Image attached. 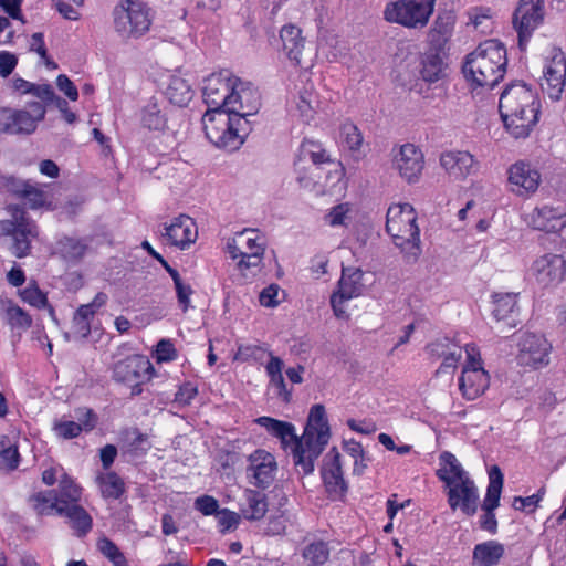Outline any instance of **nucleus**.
Segmentation results:
<instances>
[{
    "mask_svg": "<svg viewBox=\"0 0 566 566\" xmlns=\"http://www.w3.org/2000/svg\"><path fill=\"white\" fill-rule=\"evenodd\" d=\"M254 422L264 428L269 434L277 438L285 450H291L294 465L304 475L314 472L315 461L331 439L326 410L321 403L311 407L301 437L296 434L295 426L287 421L263 416L256 418Z\"/></svg>",
    "mask_w": 566,
    "mask_h": 566,
    "instance_id": "f257e3e1",
    "label": "nucleus"
},
{
    "mask_svg": "<svg viewBox=\"0 0 566 566\" xmlns=\"http://www.w3.org/2000/svg\"><path fill=\"white\" fill-rule=\"evenodd\" d=\"M500 114L505 130L515 139L527 138L538 123L541 101L524 83H512L500 97Z\"/></svg>",
    "mask_w": 566,
    "mask_h": 566,
    "instance_id": "f03ea898",
    "label": "nucleus"
},
{
    "mask_svg": "<svg viewBox=\"0 0 566 566\" xmlns=\"http://www.w3.org/2000/svg\"><path fill=\"white\" fill-rule=\"evenodd\" d=\"M506 50L497 40H488L469 53L462 66L471 88H492L506 72Z\"/></svg>",
    "mask_w": 566,
    "mask_h": 566,
    "instance_id": "7ed1b4c3",
    "label": "nucleus"
},
{
    "mask_svg": "<svg viewBox=\"0 0 566 566\" xmlns=\"http://www.w3.org/2000/svg\"><path fill=\"white\" fill-rule=\"evenodd\" d=\"M437 475L448 489L450 507L452 510L460 509L469 516L474 515L479 502L478 488L452 453L443 452L440 455V468Z\"/></svg>",
    "mask_w": 566,
    "mask_h": 566,
    "instance_id": "20e7f679",
    "label": "nucleus"
},
{
    "mask_svg": "<svg viewBox=\"0 0 566 566\" xmlns=\"http://www.w3.org/2000/svg\"><path fill=\"white\" fill-rule=\"evenodd\" d=\"M386 230L406 258L418 259L421 254L420 229L417 212L410 203H392L388 208Z\"/></svg>",
    "mask_w": 566,
    "mask_h": 566,
    "instance_id": "39448f33",
    "label": "nucleus"
},
{
    "mask_svg": "<svg viewBox=\"0 0 566 566\" xmlns=\"http://www.w3.org/2000/svg\"><path fill=\"white\" fill-rule=\"evenodd\" d=\"M206 137L218 148L235 150L250 130L249 122L223 109H208L202 116Z\"/></svg>",
    "mask_w": 566,
    "mask_h": 566,
    "instance_id": "423d86ee",
    "label": "nucleus"
},
{
    "mask_svg": "<svg viewBox=\"0 0 566 566\" xmlns=\"http://www.w3.org/2000/svg\"><path fill=\"white\" fill-rule=\"evenodd\" d=\"M266 248L265 237L255 229H244L237 232L227 242V252L237 269L243 274H254L260 269Z\"/></svg>",
    "mask_w": 566,
    "mask_h": 566,
    "instance_id": "0eeeda50",
    "label": "nucleus"
},
{
    "mask_svg": "<svg viewBox=\"0 0 566 566\" xmlns=\"http://www.w3.org/2000/svg\"><path fill=\"white\" fill-rule=\"evenodd\" d=\"M114 30L124 40L139 39L151 25L149 9L138 0H124L113 10Z\"/></svg>",
    "mask_w": 566,
    "mask_h": 566,
    "instance_id": "6e6552de",
    "label": "nucleus"
},
{
    "mask_svg": "<svg viewBox=\"0 0 566 566\" xmlns=\"http://www.w3.org/2000/svg\"><path fill=\"white\" fill-rule=\"evenodd\" d=\"M436 0H392L386 3L382 15L389 23L422 29L428 24Z\"/></svg>",
    "mask_w": 566,
    "mask_h": 566,
    "instance_id": "1a4fd4ad",
    "label": "nucleus"
},
{
    "mask_svg": "<svg viewBox=\"0 0 566 566\" xmlns=\"http://www.w3.org/2000/svg\"><path fill=\"white\" fill-rule=\"evenodd\" d=\"M7 210L12 219L0 221V238L12 237V253L17 258H23L30 251V240L38 235L36 226L25 217L20 207L10 205Z\"/></svg>",
    "mask_w": 566,
    "mask_h": 566,
    "instance_id": "9d476101",
    "label": "nucleus"
},
{
    "mask_svg": "<svg viewBox=\"0 0 566 566\" xmlns=\"http://www.w3.org/2000/svg\"><path fill=\"white\" fill-rule=\"evenodd\" d=\"M464 350L467 361L459 378V389L465 399L473 400L489 388L490 376L482 366L478 347L468 344Z\"/></svg>",
    "mask_w": 566,
    "mask_h": 566,
    "instance_id": "9b49d317",
    "label": "nucleus"
},
{
    "mask_svg": "<svg viewBox=\"0 0 566 566\" xmlns=\"http://www.w3.org/2000/svg\"><path fill=\"white\" fill-rule=\"evenodd\" d=\"M365 272L359 268H343L337 289L331 295V306L336 317H348L347 303L353 298L359 297L365 292Z\"/></svg>",
    "mask_w": 566,
    "mask_h": 566,
    "instance_id": "f8f14e48",
    "label": "nucleus"
},
{
    "mask_svg": "<svg viewBox=\"0 0 566 566\" xmlns=\"http://www.w3.org/2000/svg\"><path fill=\"white\" fill-rule=\"evenodd\" d=\"M44 116L45 107L38 102L30 103L27 109L0 107V134H31Z\"/></svg>",
    "mask_w": 566,
    "mask_h": 566,
    "instance_id": "ddd939ff",
    "label": "nucleus"
},
{
    "mask_svg": "<svg viewBox=\"0 0 566 566\" xmlns=\"http://www.w3.org/2000/svg\"><path fill=\"white\" fill-rule=\"evenodd\" d=\"M333 168L329 169L324 178V181H316L315 179L321 176V169L314 168L308 170L307 175H300L296 177L297 182L305 190L313 192L315 196H342L347 189V181L345 180V168L340 163H332Z\"/></svg>",
    "mask_w": 566,
    "mask_h": 566,
    "instance_id": "4468645a",
    "label": "nucleus"
},
{
    "mask_svg": "<svg viewBox=\"0 0 566 566\" xmlns=\"http://www.w3.org/2000/svg\"><path fill=\"white\" fill-rule=\"evenodd\" d=\"M424 164V154L415 144L406 143L391 149V167L409 185L420 180Z\"/></svg>",
    "mask_w": 566,
    "mask_h": 566,
    "instance_id": "2eb2a0df",
    "label": "nucleus"
},
{
    "mask_svg": "<svg viewBox=\"0 0 566 566\" xmlns=\"http://www.w3.org/2000/svg\"><path fill=\"white\" fill-rule=\"evenodd\" d=\"M532 277L542 289H554L566 279V251L544 253L530 269Z\"/></svg>",
    "mask_w": 566,
    "mask_h": 566,
    "instance_id": "dca6fc26",
    "label": "nucleus"
},
{
    "mask_svg": "<svg viewBox=\"0 0 566 566\" xmlns=\"http://www.w3.org/2000/svg\"><path fill=\"white\" fill-rule=\"evenodd\" d=\"M545 19V0H520L513 13V28L523 46Z\"/></svg>",
    "mask_w": 566,
    "mask_h": 566,
    "instance_id": "f3484780",
    "label": "nucleus"
},
{
    "mask_svg": "<svg viewBox=\"0 0 566 566\" xmlns=\"http://www.w3.org/2000/svg\"><path fill=\"white\" fill-rule=\"evenodd\" d=\"M542 184L538 168L526 160H517L507 169V185L512 193L530 198L536 193Z\"/></svg>",
    "mask_w": 566,
    "mask_h": 566,
    "instance_id": "a211bd4d",
    "label": "nucleus"
},
{
    "mask_svg": "<svg viewBox=\"0 0 566 566\" xmlns=\"http://www.w3.org/2000/svg\"><path fill=\"white\" fill-rule=\"evenodd\" d=\"M566 84V57L565 54L557 49H553L546 57L543 78L541 82L542 90L551 99L558 101L562 97Z\"/></svg>",
    "mask_w": 566,
    "mask_h": 566,
    "instance_id": "6ab92c4d",
    "label": "nucleus"
},
{
    "mask_svg": "<svg viewBox=\"0 0 566 566\" xmlns=\"http://www.w3.org/2000/svg\"><path fill=\"white\" fill-rule=\"evenodd\" d=\"M161 238L170 247L188 250L198 239V226L191 217L179 214L164 224Z\"/></svg>",
    "mask_w": 566,
    "mask_h": 566,
    "instance_id": "aec40b11",
    "label": "nucleus"
},
{
    "mask_svg": "<svg viewBox=\"0 0 566 566\" xmlns=\"http://www.w3.org/2000/svg\"><path fill=\"white\" fill-rule=\"evenodd\" d=\"M552 344L544 335L525 333L518 340V360L522 365L541 368L549 364Z\"/></svg>",
    "mask_w": 566,
    "mask_h": 566,
    "instance_id": "412c9836",
    "label": "nucleus"
},
{
    "mask_svg": "<svg viewBox=\"0 0 566 566\" xmlns=\"http://www.w3.org/2000/svg\"><path fill=\"white\" fill-rule=\"evenodd\" d=\"M277 471L275 457L264 449H256L248 457L247 478L256 488H269Z\"/></svg>",
    "mask_w": 566,
    "mask_h": 566,
    "instance_id": "4be33fe9",
    "label": "nucleus"
},
{
    "mask_svg": "<svg viewBox=\"0 0 566 566\" xmlns=\"http://www.w3.org/2000/svg\"><path fill=\"white\" fill-rule=\"evenodd\" d=\"M154 371V367L149 359L143 355H132L114 365L113 375L116 381L132 384V394L142 392L139 381L149 378Z\"/></svg>",
    "mask_w": 566,
    "mask_h": 566,
    "instance_id": "5701e85b",
    "label": "nucleus"
},
{
    "mask_svg": "<svg viewBox=\"0 0 566 566\" xmlns=\"http://www.w3.org/2000/svg\"><path fill=\"white\" fill-rule=\"evenodd\" d=\"M74 418L77 421L65 416L53 421L52 431L57 439L71 440L77 438L82 432L92 431L97 423L96 413L87 407L75 409Z\"/></svg>",
    "mask_w": 566,
    "mask_h": 566,
    "instance_id": "b1692460",
    "label": "nucleus"
},
{
    "mask_svg": "<svg viewBox=\"0 0 566 566\" xmlns=\"http://www.w3.org/2000/svg\"><path fill=\"white\" fill-rule=\"evenodd\" d=\"M260 105L259 92L250 83L243 82L237 76V83L230 92L223 111L247 119L258 113Z\"/></svg>",
    "mask_w": 566,
    "mask_h": 566,
    "instance_id": "393cba45",
    "label": "nucleus"
},
{
    "mask_svg": "<svg viewBox=\"0 0 566 566\" xmlns=\"http://www.w3.org/2000/svg\"><path fill=\"white\" fill-rule=\"evenodd\" d=\"M439 164L444 172L454 180H464L481 168L476 157L468 150L451 149L442 151Z\"/></svg>",
    "mask_w": 566,
    "mask_h": 566,
    "instance_id": "a878e982",
    "label": "nucleus"
},
{
    "mask_svg": "<svg viewBox=\"0 0 566 566\" xmlns=\"http://www.w3.org/2000/svg\"><path fill=\"white\" fill-rule=\"evenodd\" d=\"M503 474L497 465H493L489 471V485L483 500L482 510L484 513L480 517V526L490 534L497 532V521L494 510L500 505V497L503 488Z\"/></svg>",
    "mask_w": 566,
    "mask_h": 566,
    "instance_id": "bb28decb",
    "label": "nucleus"
},
{
    "mask_svg": "<svg viewBox=\"0 0 566 566\" xmlns=\"http://www.w3.org/2000/svg\"><path fill=\"white\" fill-rule=\"evenodd\" d=\"M237 83V76L229 71L213 73L205 80L202 88L205 103L208 109H224L230 92Z\"/></svg>",
    "mask_w": 566,
    "mask_h": 566,
    "instance_id": "cd10ccee",
    "label": "nucleus"
},
{
    "mask_svg": "<svg viewBox=\"0 0 566 566\" xmlns=\"http://www.w3.org/2000/svg\"><path fill=\"white\" fill-rule=\"evenodd\" d=\"M321 475L326 492L333 500L342 499L345 495L347 483L342 470L340 453L336 447L331 448L324 455Z\"/></svg>",
    "mask_w": 566,
    "mask_h": 566,
    "instance_id": "c85d7f7f",
    "label": "nucleus"
},
{
    "mask_svg": "<svg viewBox=\"0 0 566 566\" xmlns=\"http://www.w3.org/2000/svg\"><path fill=\"white\" fill-rule=\"evenodd\" d=\"M524 221L535 230L555 232L566 226V212L562 207L542 205L525 213Z\"/></svg>",
    "mask_w": 566,
    "mask_h": 566,
    "instance_id": "c756f323",
    "label": "nucleus"
},
{
    "mask_svg": "<svg viewBox=\"0 0 566 566\" xmlns=\"http://www.w3.org/2000/svg\"><path fill=\"white\" fill-rule=\"evenodd\" d=\"M331 163V156L317 142L304 140L300 147V155L296 161V172L308 176V170L318 168V165Z\"/></svg>",
    "mask_w": 566,
    "mask_h": 566,
    "instance_id": "7c9ffc66",
    "label": "nucleus"
},
{
    "mask_svg": "<svg viewBox=\"0 0 566 566\" xmlns=\"http://www.w3.org/2000/svg\"><path fill=\"white\" fill-rule=\"evenodd\" d=\"M457 14L452 10L440 12L429 32V41L434 51H443L453 34Z\"/></svg>",
    "mask_w": 566,
    "mask_h": 566,
    "instance_id": "2f4dec72",
    "label": "nucleus"
},
{
    "mask_svg": "<svg viewBox=\"0 0 566 566\" xmlns=\"http://www.w3.org/2000/svg\"><path fill=\"white\" fill-rule=\"evenodd\" d=\"M282 50L286 57L295 65L302 64L305 38L302 30L295 24H286L280 31Z\"/></svg>",
    "mask_w": 566,
    "mask_h": 566,
    "instance_id": "473e14b6",
    "label": "nucleus"
},
{
    "mask_svg": "<svg viewBox=\"0 0 566 566\" xmlns=\"http://www.w3.org/2000/svg\"><path fill=\"white\" fill-rule=\"evenodd\" d=\"M239 511L241 516L248 521L262 520L268 512L266 495L253 489H245L239 504Z\"/></svg>",
    "mask_w": 566,
    "mask_h": 566,
    "instance_id": "72a5a7b5",
    "label": "nucleus"
},
{
    "mask_svg": "<svg viewBox=\"0 0 566 566\" xmlns=\"http://www.w3.org/2000/svg\"><path fill=\"white\" fill-rule=\"evenodd\" d=\"M283 360L272 353H269V361L265 365V373L269 377V388L274 391L279 399L287 403L292 398V391L286 387L283 377Z\"/></svg>",
    "mask_w": 566,
    "mask_h": 566,
    "instance_id": "f704fd0d",
    "label": "nucleus"
},
{
    "mask_svg": "<svg viewBox=\"0 0 566 566\" xmlns=\"http://www.w3.org/2000/svg\"><path fill=\"white\" fill-rule=\"evenodd\" d=\"M321 107V102L317 93L313 87H304L298 92L295 99V107L293 109V116H296L302 123L311 124Z\"/></svg>",
    "mask_w": 566,
    "mask_h": 566,
    "instance_id": "c9c22d12",
    "label": "nucleus"
},
{
    "mask_svg": "<svg viewBox=\"0 0 566 566\" xmlns=\"http://www.w3.org/2000/svg\"><path fill=\"white\" fill-rule=\"evenodd\" d=\"M59 515L66 518V523L78 536L85 535L92 530L93 520L87 511L78 505V503L63 505L60 509Z\"/></svg>",
    "mask_w": 566,
    "mask_h": 566,
    "instance_id": "e433bc0d",
    "label": "nucleus"
},
{
    "mask_svg": "<svg viewBox=\"0 0 566 566\" xmlns=\"http://www.w3.org/2000/svg\"><path fill=\"white\" fill-rule=\"evenodd\" d=\"M165 95L171 104L186 106L193 97L192 85L184 76L171 75Z\"/></svg>",
    "mask_w": 566,
    "mask_h": 566,
    "instance_id": "4c0bfd02",
    "label": "nucleus"
},
{
    "mask_svg": "<svg viewBox=\"0 0 566 566\" xmlns=\"http://www.w3.org/2000/svg\"><path fill=\"white\" fill-rule=\"evenodd\" d=\"M139 122L140 125L148 130H164L167 126V113L165 107L157 102H148L140 109Z\"/></svg>",
    "mask_w": 566,
    "mask_h": 566,
    "instance_id": "58836bf2",
    "label": "nucleus"
},
{
    "mask_svg": "<svg viewBox=\"0 0 566 566\" xmlns=\"http://www.w3.org/2000/svg\"><path fill=\"white\" fill-rule=\"evenodd\" d=\"M504 552L503 544L486 541L474 546L472 558L478 566H493L500 562Z\"/></svg>",
    "mask_w": 566,
    "mask_h": 566,
    "instance_id": "ea45409f",
    "label": "nucleus"
},
{
    "mask_svg": "<svg viewBox=\"0 0 566 566\" xmlns=\"http://www.w3.org/2000/svg\"><path fill=\"white\" fill-rule=\"evenodd\" d=\"M432 355L442 358L441 369L455 368L462 358V348L444 338L429 345Z\"/></svg>",
    "mask_w": 566,
    "mask_h": 566,
    "instance_id": "a19ab883",
    "label": "nucleus"
},
{
    "mask_svg": "<svg viewBox=\"0 0 566 566\" xmlns=\"http://www.w3.org/2000/svg\"><path fill=\"white\" fill-rule=\"evenodd\" d=\"M355 218V206L350 202H340L327 210L324 222L332 228H348Z\"/></svg>",
    "mask_w": 566,
    "mask_h": 566,
    "instance_id": "79ce46f5",
    "label": "nucleus"
},
{
    "mask_svg": "<svg viewBox=\"0 0 566 566\" xmlns=\"http://www.w3.org/2000/svg\"><path fill=\"white\" fill-rule=\"evenodd\" d=\"M441 51L428 52L421 62V77L428 83H434L444 76L446 64L440 55Z\"/></svg>",
    "mask_w": 566,
    "mask_h": 566,
    "instance_id": "37998d69",
    "label": "nucleus"
},
{
    "mask_svg": "<svg viewBox=\"0 0 566 566\" xmlns=\"http://www.w3.org/2000/svg\"><path fill=\"white\" fill-rule=\"evenodd\" d=\"M15 192L25 200L31 209L51 208V199L48 192L28 181L22 182Z\"/></svg>",
    "mask_w": 566,
    "mask_h": 566,
    "instance_id": "c03bdc74",
    "label": "nucleus"
},
{
    "mask_svg": "<svg viewBox=\"0 0 566 566\" xmlns=\"http://www.w3.org/2000/svg\"><path fill=\"white\" fill-rule=\"evenodd\" d=\"M96 483L102 496L105 499H118L125 492V483L115 472L99 473L96 476Z\"/></svg>",
    "mask_w": 566,
    "mask_h": 566,
    "instance_id": "a18cd8bd",
    "label": "nucleus"
},
{
    "mask_svg": "<svg viewBox=\"0 0 566 566\" xmlns=\"http://www.w3.org/2000/svg\"><path fill=\"white\" fill-rule=\"evenodd\" d=\"M517 311V294L496 293L493 295V316L496 321L511 318Z\"/></svg>",
    "mask_w": 566,
    "mask_h": 566,
    "instance_id": "49530a36",
    "label": "nucleus"
},
{
    "mask_svg": "<svg viewBox=\"0 0 566 566\" xmlns=\"http://www.w3.org/2000/svg\"><path fill=\"white\" fill-rule=\"evenodd\" d=\"M55 494L60 504L72 505L81 500L82 488L67 474L60 480Z\"/></svg>",
    "mask_w": 566,
    "mask_h": 566,
    "instance_id": "de8ad7c7",
    "label": "nucleus"
},
{
    "mask_svg": "<svg viewBox=\"0 0 566 566\" xmlns=\"http://www.w3.org/2000/svg\"><path fill=\"white\" fill-rule=\"evenodd\" d=\"M31 503L35 512L40 515H59L60 509L63 506L56 499L55 491L39 492L31 497Z\"/></svg>",
    "mask_w": 566,
    "mask_h": 566,
    "instance_id": "09e8293b",
    "label": "nucleus"
},
{
    "mask_svg": "<svg viewBox=\"0 0 566 566\" xmlns=\"http://www.w3.org/2000/svg\"><path fill=\"white\" fill-rule=\"evenodd\" d=\"M340 140L349 151L356 153L360 150L364 138L355 124L346 122L340 127Z\"/></svg>",
    "mask_w": 566,
    "mask_h": 566,
    "instance_id": "8fccbe9b",
    "label": "nucleus"
},
{
    "mask_svg": "<svg viewBox=\"0 0 566 566\" xmlns=\"http://www.w3.org/2000/svg\"><path fill=\"white\" fill-rule=\"evenodd\" d=\"M6 318L13 329L27 331L31 324V316L20 306L10 304L6 308Z\"/></svg>",
    "mask_w": 566,
    "mask_h": 566,
    "instance_id": "3c124183",
    "label": "nucleus"
},
{
    "mask_svg": "<svg viewBox=\"0 0 566 566\" xmlns=\"http://www.w3.org/2000/svg\"><path fill=\"white\" fill-rule=\"evenodd\" d=\"M23 302L36 308L49 307L51 314L53 310L48 305L46 295L39 289L36 284H29L20 292Z\"/></svg>",
    "mask_w": 566,
    "mask_h": 566,
    "instance_id": "603ef678",
    "label": "nucleus"
},
{
    "mask_svg": "<svg viewBox=\"0 0 566 566\" xmlns=\"http://www.w3.org/2000/svg\"><path fill=\"white\" fill-rule=\"evenodd\" d=\"M0 461L8 470L17 469L20 463L17 446L12 444L6 437L0 441Z\"/></svg>",
    "mask_w": 566,
    "mask_h": 566,
    "instance_id": "864d4df0",
    "label": "nucleus"
},
{
    "mask_svg": "<svg viewBox=\"0 0 566 566\" xmlns=\"http://www.w3.org/2000/svg\"><path fill=\"white\" fill-rule=\"evenodd\" d=\"M303 556L312 566H321L328 559L329 551L325 543L315 542L305 547Z\"/></svg>",
    "mask_w": 566,
    "mask_h": 566,
    "instance_id": "5fc2aeb1",
    "label": "nucleus"
},
{
    "mask_svg": "<svg viewBox=\"0 0 566 566\" xmlns=\"http://www.w3.org/2000/svg\"><path fill=\"white\" fill-rule=\"evenodd\" d=\"M285 297L284 291L275 283L264 287L259 294V302L264 307H276Z\"/></svg>",
    "mask_w": 566,
    "mask_h": 566,
    "instance_id": "6e6d98bb",
    "label": "nucleus"
},
{
    "mask_svg": "<svg viewBox=\"0 0 566 566\" xmlns=\"http://www.w3.org/2000/svg\"><path fill=\"white\" fill-rule=\"evenodd\" d=\"M98 548L102 554L113 563L114 566H129L125 555L111 539L102 538L98 542Z\"/></svg>",
    "mask_w": 566,
    "mask_h": 566,
    "instance_id": "4d7b16f0",
    "label": "nucleus"
},
{
    "mask_svg": "<svg viewBox=\"0 0 566 566\" xmlns=\"http://www.w3.org/2000/svg\"><path fill=\"white\" fill-rule=\"evenodd\" d=\"M106 301L107 295L105 293H97L91 303L81 305L75 312V315L91 324L96 311L104 306Z\"/></svg>",
    "mask_w": 566,
    "mask_h": 566,
    "instance_id": "13d9d810",
    "label": "nucleus"
},
{
    "mask_svg": "<svg viewBox=\"0 0 566 566\" xmlns=\"http://www.w3.org/2000/svg\"><path fill=\"white\" fill-rule=\"evenodd\" d=\"M216 516L222 533L237 528L242 517L240 512L237 513L229 509L219 510Z\"/></svg>",
    "mask_w": 566,
    "mask_h": 566,
    "instance_id": "bf43d9fd",
    "label": "nucleus"
},
{
    "mask_svg": "<svg viewBox=\"0 0 566 566\" xmlns=\"http://www.w3.org/2000/svg\"><path fill=\"white\" fill-rule=\"evenodd\" d=\"M195 509L205 516L217 514L219 511L218 501L211 495H201L195 500Z\"/></svg>",
    "mask_w": 566,
    "mask_h": 566,
    "instance_id": "052dcab7",
    "label": "nucleus"
},
{
    "mask_svg": "<svg viewBox=\"0 0 566 566\" xmlns=\"http://www.w3.org/2000/svg\"><path fill=\"white\" fill-rule=\"evenodd\" d=\"M155 357L158 363L171 361L177 358V352L169 339L158 342L155 350Z\"/></svg>",
    "mask_w": 566,
    "mask_h": 566,
    "instance_id": "680f3d73",
    "label": "nucleus"
},
{
    "mask_svg": "<svg viewBox=\"0 0 566 566\" xmlns=\"http://www.w3.org/2000/svg\"><path fill=\"white\" fill-rule=\"evenodd\" d=\"M544 490H539L536 494H533L531 496L521 497L516 496L513 500V507L515 510H531L533 511L538 503L543 500L544 496Z\"/></svg>",
    "mask_w": 566,
    "mask_h": 566,
    "instance_id": "e2e57ef3",
    "label": "nucleus"
},
{
    "mask_svg": "<svg viewBox=\"0 0 566 566\" xmlns=\"http://www.w3.org/2000/svg\"><path fill=\"white\" fill-rule=\"evenodd\" d=\"M175 290L179 306L182 312H187L191 306L190 296L193 294L192 287L184 281L175 285Z\"/></svg>",
    "mask_w": 566,
    "mask_h": 566,
    "instance_id": "0e129e2a",
    "label": "nucleus"
},
{
    "mask_svg": "<svg viewBox=\"0 0 566 566\" xmlns=\"http://www.w3.org/2000/svg\"><path fill=\"white\" fill-rule=\"evenodd\" d=\"M56 86L57 88L70 99L77 101L78 91L77 87L73 84V82L65 74H60L56 77Z\"/></svg>",
    "mask_w": 566,
    "mask_h": 566,
    "instance_id": "69168bd1",
    "label": "nucleus"
},
{
    "mask_svg": "<svg viewBox=\"0 0 566 566\" xmlns=\"http://www.w3.org/2000/svg\"><path fill=\"white\" fill-rule=\"evenodd\" d=\"M197 387L191 382L184 384L180 386L178 392L175 396V401L181 406H188L193 398L197 396Z\"/></svg>",
    "mask_w": 566,
    "mask_h": 566,
    "instance_id": "338daca9",
    "label": "nucleus"
},
{
    "mask_svg": "<svg viewBox=\"0 0 566 566\" xmlns=\"http://www.w3.org/2000/svg\"><path fill=\"white\" fill-rule=\"evenodd\" d=\"M18 64V59L14 54L1 51L0 52V76L8 77Z\"/></svg>",
    "mask_w": 566,
    "mask_h": 566,
    "instance_id": "774afa93",
    "label": "nucleus"
}]
</instances>
